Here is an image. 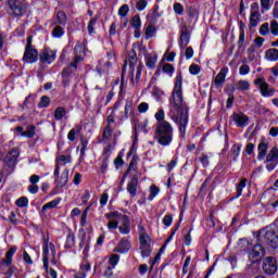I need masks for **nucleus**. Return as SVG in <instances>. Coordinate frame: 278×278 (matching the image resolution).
Segmentation results:
<instances>
[{"instance_id":"nucleus-1","label":"nucleus","mask_w":278,"mask_h":278,"mask_svg":"<svg viewBox=\"0 0 278 278\" xmlns=\"http://www.w3.org/2000/svg\"><path fill=\"white\" fill-rule=\"evenodd\" d=\"M182 88L184 76H181V72H177L174 90L169 98V111L167 116L178 125L180 138H186V129L188 127V106L184 103Z\"/></svg>"},{"instance_id":"nucleus-2","label":"nucleus","mask_w":278,"mask_h":278,"mask_svg":"<svg viewBox=\"0 0 278 278\" xmlns=\"http://www.w3.org/2000/svg\"><path fill=\"white\" fill-rule=\"evenodd\" d=\"M104 217L108 222L109 231H114V229H118L122 236H129L131 233V219L127 215H123V213L118 211H113L110 213H105Z\"/></svg>"},{"instance_id":"nucleus-3","label":"nucleus","mask_w":278,"mask_h":278,"mask_svg":"<svg viewBox=\"0 0 278 278\" xmlns=\"http://www.w3.org/2000/svg\"><path fill=\"white\" fill-rule=\"evenodd\" d=\"M173 125L168 122H161L156 124L155 138L161 147H169L173 142Z\"/></svg>"},{"instance_id":"nucleus-4","label":"nucleus","mask_w":278,"mask_h":278,"mask_svg":"<svg viewBox=\"0 0 278 278\" xmlns=\"http://www.w3.org/2000/svg\"><path fill=\"white\" fill-rule=\"evenodd\" d=\"M43 268L49 271V260H52V264H55V245L49 242V239L43 238Z\"/></svg>"},{"instance_id":"nucleus-5","label":"nucleus","mask_w":278,"mask_h":278,"mask_svg":"<svg viewBox=\"0 0 278 278\" xmlns=\"http://www.w3.org/2000/svg\"><path fill=\"white\" fill-rule=\"evenodd\" d=\"M258 240L263 244L270 247V249H277L278 247V236L275 235V230L270 228H266L265 230L261 231L258 235Z\"/></svg>"},{"instance_id":"nucleus-6","label":"nucleus","mask_w":278,"mask_h":278,"mask_svg":"<svg viewBox=\"0 0 278 278\" xmlns=\"http://www.w3.org/2000/svg\"><path fill=\"white\" fill-rule=\"evenodd\" d=\"M152 240L149 233L147 232H139V251L141 253V257H149L151 252L153 251Z\"/></svg>"},{"instance_id":"nucleus-7","label":"nucleus","mask_w":278,"mask_h":278,"mask_svg":"<svg viewBox=\"0 0 278 278\" xmlns=\"http://www.w3.org/2000/svg\"><path fill=\"white\" fill-rule=\"evenodd\" d=\"M8 3L11 16H23L27 12L26 0H9Z\"/></svg>"},{"instance_id":"nucleus-8","label":"nucleus","mask_w":278,"mask_h":278,"mask_svg":"<svg viewBox=\"0 0 278 278\" xmlns=\"http://www.w3.org/2000/svg\"><path fill=\"white\" fill-rule=\"evenodd\" d=\"M265 168L268 173H273L278 166V147H274L269 150L265 156Z\"/></svg>"},{"instance_id":"nucleus-9","label":"nucleus","mask_w":278,"mask_h":278,"mask_svg":"<svg viewBox=\"0 0 278 278\" xmlns=\"http://www.w3.org/2000/svg\"><path fill=\"white\" fill-rule=\"evenodd\" d=\"M23 60L26 64H34L38 62V50L31 47V37L27 38V45L25 48Z\"/></svg>"},{"instance_id":"nucleus-10","label":"nucleus","mask_w":278,"mask_h":278,"mask_svg":"<svg viewBox=\"0 0 278 278\" xmlns=\"http://www.w3.org/2000/svg\"><path fill=\"white\" fill-rule=\"evenodd\" d=\"M53 176L56 188H64L68 184V169H64L60 176V164L55 165Z\"/></svg>"},{"instance_id":"nucleus-11","label":"nucleus","mask_w":278,"mask_h":278,"mask_svg":"<svg viewBox=\"0 0 278 278\" xmlns=\"http://www.w3.org/2000/svg\"><path fill=\"white\" fill-rule=\"evenodd\" d=\"M262 269L265 275H275L278 270L277 260L273 256L264 258Z\"/></svg>"},{"instance_id":"nucleus-12","label":"nucleus","mask_w":278,"mask_h":278,"mask_svg":"<svg viewBox=\"0 0 278 278\" xmlns=\"http://www.w3.org/2000/svg\"><path fill=\"white\" fill-rule=\"evenodd\" d=\"M58 58V52L51 48H45L39 55L40 64H53Z\"/></svg>"},{"instance_id":"nucleus-13","label":"nucleus","mask_w":278,"mask_h":278,"mask_svg":"<svg viewBox=\"0 0 278 278\" xmlns=\"http://www.w3.org/2000/svg\"><path fill=\"white\" fill-rule=\"evenodd\" d=\"M255 86H257L261 90L262 97H273L275 91L270 89V85L266 83L265 77H258L254 80Z\"/></svg>"},{"instance_id":"nucleus-14","label":"nucleus","mask_w":278,"mask_h":278,"mask_svg":"<svg viewBox=\"0 0 278 278\" xmlns=\"http://www.w3.org/2000/svg\"><path fill=\"white\" fill-rule=\"evenodd\" d=\"M231 123H235L236 127H240L241 129H244L247 125H249L250 118L248 117L247 114L242 112L233 113L230 116Z\"/></svg>"},{"instance_id":"nucleus-15","label":"nucleus","mask_w":278,"mask_h":278,"mask_svg":"<svg viewBox=\"0 0 278 278\" xmlns=\"http://www.w3.org/2000/svg\"><path fill=\"white\" fill-rule=\"evenodd\" d=\"M128 75L131 79V84L136 86V84L140 81V76L142 75V66L138 65L136 70V64H134V62H130L128 66Z\"/></svg>"},{"instance_id":"nucleus-16","label":"nucleus","mask_w":278,"mask_h":278,"mask_svg":"<svg viewBox=\"0 0 278 278\" xmlns=\"http://www.w3.org/2000/svg\"><path fill=\"white\" fill-rule=\"evenodd\" d=\"M264 253L265 251L262 244H256L249 251V260H252V264H255L257 260L264 257Z\"/></svg>"},{"instance_id":"nucleus-17","label":"nucleus","mask_w":278,"mask_h":278,"mask_svg":"<svg viewBox=\"0 0 278 278\" xmlns=\"http://www.w3.org/2000/svg\"><path fill=\"white\" fill-rule=\"evenodd\" d=\"M75 58H74V62L71 63V67L77 68V64H79V62L84 61V58H86V51L84 46H75Z\"/></svg>"},{"instance_id":"nucleus-18","label":"nucleus","mask_w":278,"mask_h":278,"mask_svg":"<svg viewBox=\"0 0 278 278\" xmlns=\"http://www.w3.org/2000/svg\"><path fill=\"white\" fill-rule=\"evenodd\" d=\"M131 249V241L127 238H123L117 245L114 248V253H129V250Z\"/></svg>"},{"instance_id":"nucleus-19","label":"nucleus","mask_w":278,"mask_h":278,"mask_svg":"<svg viewBox=\"0 0 278 278\" xmlns=\"http://www.w3.org/2000/svg\"><path fill=\"white\" fill-rule=\"evenodd\" d=\"M190 43V33L188 31V27L186 25H182L180 28V49H186L188 45Z\"/></svg>"},{"instance_id":"nucleus-20","label":"nucleus","mask_w":278,"mask_h":278,"mask_svg":"<svg viewBox=\"0 0 278 278\" xmlns=\"http://www.w3.org/2000/svg\"><path fill=\"white\" fill-rule=\"evenodd\" d=\"M268 147H269V143L268 141L266 140H262L260 143H258V147H257V160L260 162H262L263 160L266 159V155H268Z\"/></svg>"},{"instance_id":"nucleus-21","label":"nucleus","mask_w":278,"mask_h":278,"mask_svg":"<svg viewBox=\"0 0 278 278\" xmlns=\"http://www.w3.org/2000/svg\"><path fill=\"white\" fill-rule=\"evenodd\" d=\"M127 192L130 197H136L138 194V178L134 177L127 185Z\"/></svg>"},{"instance_id":"nucleus-22","label":"nucleus","mask_w":278,"mask_h":278,"mask_svg":"<svg viewBox=\"0 0 278 278\" xmlns=\"http://www.w3.org/2000/svg\"><path fill=\"white\" fill-rule=\"evenodd\" d=\"M265 60L267 62H278V49L270 48L265 51Z\"/></svg>"},{"instance_id":"nucleus-23","label":"nucleus","mask_w":278,"mask_h":278,"mask_svg":"<svg viewBox=\"0 0 278 278\" xmlns=\"http://www.w3.org/2000/svg\"><path fill=\"white\" fill-rule=\"evenodd\" d=\"M18 155H21V153L18 152V150L14 149L7 154L5 162H9V164H16V160H18Z\"/></svg>"},{"instance_id":"nucleus-24","label":"nucleus","mask_w":278,"mask_h":278,"mask_svg":"<svg viewBox=\"0 0 278 278\" xmlns=\"http://www.w3.org/2000/svg\"><path fill=\"white\" fill-rule=\"evenodd\" d=\"M16 247H13L7 252L5 258L2 260V264L4 266H10L12 264V257H14V253H16Z\"/></svg>"},{"instance_id":"nucleus-25","label":"nucleus","mask_w":278,"mask_h":278,"mask_svg":"<svg viewBox=\"0 0 278 278\" xmlns=\"http://www.w3.org/2000/svg\"><path fill=\"white\" fill-rule=\"evenodd\" d=\"M242 150V146L235 143L230 150V156L233 162L240 157V151Z\"/></svg>"},{"instance_id":"nucleus-26","label":"nucleus","mask_w":278,"mask_h":278,"mask_svg":"<svg viewBox=\"0 0 278 278\" xmlns=\"http://www.w3.org/2000/svg\"><path fill=\"white\" fill-rule=\"evenodd\" d=\"M227 77V68H222L217 76L215 77V84L216 86H220L225 84V79Z\"/></svg>"},{"instance_id":"nucleus-27","label":"nucleus","mask_w":278,"mask_h":278,"mask_svg":"<svg viewBox=\"0 0 278 278\" xmlns=\"http://www.w3.org/2000/svg\"><path fill=\"white\" fill-rule=\"evenodd\" d=\"M260 25V12L252 11L250 14V26L257 27Z\"/></svg>"},{"instance_id":"nucleus-28","label":"nucleus","mask_w":278,"mask_h":278,"mask_svg":"<svg viewBox=\"0 0 278 278\" xmlns=\"http://www.w3.org/2000/svg\"><path fill=\"white\" fill-rule=\"evenodd\" d=\"M155 64H157L156 55L149 54L146 56V66H148V68H155Z\"/></svg>"},{"instance_id":"nucleus-29","label":"nucleus","mask_w":278,"mask_h":278,"mask_svg":"<svg viewBox=\"0 0 278 278\" xmlns=\"http://www.w3.org/2000/svg\"><path fill=\"white\" fill-rule=\"evenodd\" d=\"M248 60H249V62H255V60H257V49L255 48V46L249 47Z\"/></svg>"},{"instance_id":"nucleus-30","label":"nucleus","mask_w":278,"mask_h":278,"mask_svg":"<svg viewBox=\"0 0 278 278\" xmlns=\"http://www.w3.org/2000/svg\"><path fill=\"white\" fill-rule=\"evenodd\" d=\"M155 34H157V28H155V26L149 25L146 27V40L155 38Z\"/></svg>"},{"instance_id":"nucleus-31","label":"nucleus","mask_w":278,"mask_h":278,"mask_svg":"<svg viewBox=\"0 0 278 278\" xmlns=\"http://www.w3.org/2000/svg\"><path fill=\"white\" fill-rule=\"evenodd\" d=\"M130 24L132 29H142V20H140V15H134Z\"/></svg>"},{"instance_id":"nucleus-32","label":"nucleus","mask_w":278,"mask_h":278,"mask_svg":"<svg viewBox=\"0 0 278 278\" xmlns=\"http://www.w3.org/2000/svg\"><path fill=\"white\" fill-rule=\"evenodd\" d=\"M75 247V235L70 232L66 237L64 248L65 249H73Z\"/></svg>"},{"instance_id":"nucleus-33","label":"nucleus","mask_w":278,"mask_h":278,"mask_svg":"<svg viewBox=\"0 0 278 278\" xmlns=\"http://www.w3.org/2000/svg\"><path fill=\"white\" fill-rule=\"evenodd\" d=\"M22 135L23 138H34V136H36V126H27L26 131H24Z\"/></svg>"},{"instance_id":"nucleus-34","label":"nucleus","mask_w":278,"mask_h":278,"mask_svg":"<svg viewBox=\"0 0 278 278\" xmlns=\"http://www.w3.org/2000/svg\"><path fill=\"white\" fill-rule=\"evenodd\" d=\"M60 205V199H55V200H52L48 203H46L43 206H42V211L43 212H47V210H53L55 208L56 206Z\"/></svg>"},{"instance_id":"nucleus-35","label":"nucleus","mask_w":278,"mask_h":278,"mask_svg":"<svg viewBox=\"0 0 278 278\" xmlns=\"http://www.w3.org/2000/svg\"><path fill=\"white\" fill-rule=\"evenodd\" d=\"M162 71L165 73V75H168V77H173V75L175 74V67L169 63H165L162 66Z\"/></svg>"},{"instance_id":"nucleus-36","label":"nucleus","mask_w":278,"mask_h":278,"mask_svg":"<svg viewBox=\"0 0 278 278\" xmlns=\"http://www.w3.org/2000/svg\"><path fill=\"white\" fill-rule=\"evenodd\" d=\"M63 116H66V109L59 106L54 111V118L55 121H62Z\"/></svg>"},{"instance_id":"nucleus-37","label":"nucleus","mask_w":278,"mask_h":278,"mask_svg":"<svg viewBox=\"0 0 278 278\" xmlns=\"http://www.w3.org/2000/svg\"><path fill=\"white\" fill-rule=\"evenodd\" d=\"M118 262H121V256L118 254H112L109 258V264L112 268H116Z\"/></svg>"},{"instance_id":"nucleus-38","label":"nucleus","mask_w":278,"mask_h":278,"mask_svg":"<svg viewBox=\"0 0 278 278\" xmlns=\"http://www.w3.org/2000/svg\"><path fill=\"white\" fill-rule=\"evenodd\" d=\"M154 118L157 121V123H166V121H164V118H166L164 109H159V111L154 114Z\"/></svg>"},{"instance_id":"nucleus-39","label":"nucleus","mask_w":278,"mask_h":278,"mask_svg":"<svg viewBox=\"0 0 278 278\" xmlns=\"http://www.w3.org/2000/svg\"><path fill=\"white\" fill-rule=\"evenodd\" d=\"M258 34L261 36H268L270 34V25L268 23L262 24L258 29Z\"/></svg>"},{"instance_id":"nucleus-40","label":"nucleus","mask_w":278,"mask_h":278,"mask_svg":"<svg viewBox=\"0 0 278 278\" xmlns=\"http://www.w3.org/2000/svg\"><path fill=\"white\" fill-rule=\"evenodd\" d=\"M152 97H154L155 101H162V97H164V91L157 87L152 89Z\"/></svg>"},{"instance_id":"nucleus-41","label":"nucleus","mask_w":278,"mask_h":278,"mask_svg":"<svg viewBox=\"0 0 278 278\" xmlns=\"http://www.w3.org/2000/svg\"><path fill=\"white\" fill-rule=\"evenodd\" d=\"M251 83L249 80H239L237 83V90H250Z\"/></svg>"},{"instance_id":"nucleus-42","label":"nucleus","mask_w":278,"mask_h":278,"mask_svg":"<svg viewBox=\"0 0 278 278\" xmlns=\"http://www.w3.org/2000/svg\"><path fill=\"white\" fill-rule=\"evenodd\" d=\"M159 194H160V188H157V186H155V185H152L150 187V194H149L148 199L150 201H153V199H155V197H157Z\"/></svg>"},{"instance_id":"nucleus-43","label":"nucleus","mask_w":278,"mask_h":278,"mask_svg":"<svg viewBox=\"0 0 278 278\" xmlns=\"http://www.w3.org/2000/svg\"><path fill=\"white\" fill-rule=\"evenodd\" d=\"M64 34H65V30H64V27H62V26H56L52 30L53 38H62V36H64Z\"/></svg>"},{"instance_id":"nucleus-44","label":"nucleus","mask_w":278,"mask_h":278,"mask_svg":"<svg viewBox=\"0 0 278 278\" xmlns=\"http://www.w3.org/2000/svg\"><path fill=\"white\" fill-rule=\"evenodd\" d=\"M244 188H247V178L241 179L237 186V197H242V190H244Z\"/></svg>"},{"instance_id":"nucleus-45","label":"nucleus","mask_w":278,"mask_h":278,"mask_svg":"<svg viewBox=\"0 0 278 278\" xmlns=\"http://www.w3.org/2000/svg\"><path fill=\"white\" fill-rule=\"evenodd\" d=\"M147 5H149V1L138 0L136 8H137L138 12H144V10H147Z\"/></svg>"},{"instance_id":"nucleus-46","label":"nucleus","mask_w":278,"mask_h":278,"mask_svg":"<svg viewBox=\"0 0 278 278\" xmlns=\"http://www.w3.org/2000/svg\"><path fill=\"white\" fill-rule=\"evenodd\" d=\"M70 162H71V156L60 155L58 157V163L56 164H59V167H60V166H64L65 164H70Z\"/></svg>"},{"instance_id":"nucleus-47","label":"nucleus","mask_w":278,"mask_h":278,"mask_svg":"<svg viewBox=\"0 0 278 278\" xmlns=\"http://www.w3.org/2000/svg\"><path fill=\"white\" fill-rule=\"evenodd\" d=\"M129 14V5L124 4L119 8L118 10V16H121V18H125V16H127Z\"/></svg>"},{"instance_id":"nucleus-48","label":"nucleus","mask_w":278,"mask_h":278,"mask_svg":"<svg viewBox=\"0 0 278 278\" xmlns=\"http://www.w3.org/2000/svg\"><path fill=\"white\" fill-rule=\"evenodd\" d=\"M15 205H17V207H27V205H29V200L25 197H22L16 200Z\"/></svg>"},{"instance_id":"nucleus-49","label":"nucleus","mask_w":278,"mask_h":278,"mask_svg":"<svg viewBox=\"0 0 278 278\" xmlns=\"http://www.w3.org/2000/svg\"><path fill=\"white\" fill-rule=\"evenodd\" d=\"M56 18L60 25H66V13H64V11H59L56 13Z\"/></svg>"},{"instance_id":"nucleus-50","label":"nucleus","mask_w":278,"mask_h":278,"mask_svg":"<svg viewBox=\"0 0 278 278\" xmlns=\"http://www.w3.org/2000/svg\"><path fill=\"white\" fill-rule=\"evenodd\" d=\"M112 138V127L106 126L102 132V140H110Z\"/></svg>"},{"instance_id":"nucleus-51","label":"nucleus","mask_w":278,"mask_h":278,"mask_svg":"<svg viewBox=\"0 0 278 278\" xmlns=\"http://www.w3.org/2000/svg\"><path fill=\"white\" fill-rule=\"evenodd\" d=\"M90 210V206H87L85 211L83 212L81 218H80V225L81 227H86L87 219H88V212Z\"/></svg>"},{"instance_id":"nucleus-52","label":"nucleus","mask_w":278,"mask_h":278,"mask_svg":"<svg viewBox=\"0 0 278 278\" xmlns=\"http://www.w3.org/2000/svg\"><path fill=\"white\" fill-rule=\"evenodd\" d=\"M139 114H147L149 112V103L141 102L137 108Z\"/></svg>"},{"instance_id":"nucleus-53","label":"nucleus","mask_w":278,"mask_h":278,"mask_svg":"<svg viewBox=\"0 0 278 278\" xmlns=\"http://www.w3.org/2000/svg\"><path fill=\"white\" fill-rule=\"evenodd\" d=\"M262 14L270 10V0H261Z\"/></svg>"},{"instance_id":"nucleus-54","label":"nucleus","mask_w":278,"mask_h":278,"mask_svg":"<svg viewBox=\"0 0 278 278\" xmlns=\"http://www.w3.org/2000/svg\"><path fill=\"white\" fill-rule=\"evenodd\" d=\"M190 262H192V258L190 256H187L182 266V275H188V270L190 268Z\"/></svg>"},{"instance_id":"nucleus-55","label":"nucleus","mask_w":278,"mask_h":278,"mask_svg":"<svg viewBox=\"0 0 278 278\" xmlns=\"http://www.w3.org/2000/svg\"><path fill=\"white\" fill-rule=\"evenodd\" d=\"M49 103H51V99L47 96H42L38 108H48Z\"/></svg>"},{"instance_id":"nucleus-56","label":"nucleus","mask_w":278,"mask_h":278,"mask_svg":"<svg viewBox=\"0 0 278 278\" xmlns=\"http://www.w3.org/2000/svg\"><path fill=\"white\" fill-rule=\"evenodd\" d=\"M251 73V67L248 64H243L239 68V75H249Z\"/></svg>"},{"instance_id":"nucleus-57","label":"nucleus","mask_w":278,"mask_h":278,"mask_svg":"<svg viewBox=\"0 0 278 278\" xmlns=\"http://www.w3.org/2000/svg\"><path fill=\"white\" fill-rule=\"evenodd\" d=\"M270 34L278 37V23L275 20L270 23Z\"/></svg>"},{"instance_id":"nucleus-58","label":"nucleus","mask_w":278,"mask_h":278,"mask_svg":"<svg viewBox=\"0 0 278 278\" xmlns=\"http://www.w3.org/2000/svg\"><path fill=\"white\" fill-rule=\"evenodd\" d=\"M189 73L191 75H199L201 73V67L197 64H192L189 66Z\"/></svg>"},{"instance_id":"nucleus-59","label":"nucleus","mask_w":278,"mask_h":278,"mask_svg":"<svg viewBox=\"0 0 278 278\" xmlns=\"http://www.w3.org/2000/svg\"><path fill=\"white\" fill-rule=\"evenodd\" d=\"M97 25V18H91L88 23L87 29L89 34H94V26Z\"/></svg>"},{"instance_id":"nucleus-60","label":"nucleus","mask_w":278,"mask_h":278,"mask_svg":"<svg viewBox=\"0 0 278 278\" xmlns=\"http://www.w3.org/2000/svg\"><path fill=\"white\" fill-rule=\"evenodd\" d=\"M110 200V195L108 193H103L100 197V205L101 207H105V205H108V201Z\"/></svg>"},{"instance_id":"nucleus-61","label":"nucleus","mask_w":278,"mask_h":278,"mask_svg":"<svg viewBox=\"0 0 278 278\" xmlns=\"http://www.w3.org/2000/svg\"><path fill=\"white\" fill-rule=\"evenodd\" d=\"M174 12L178 16H181V14H184V7L181 5V3H175L174 4Z\"/></svg>"},{"instance_id":"nucleus-62","label":"nucleus","mask_w":278,"mask_h":278,"mask_svg":"<svg viewBox=\"0 0 278 278\" xmlns=\"http://www.w3.org/2000/svg\"><path fill=\"white\" fill-rule=\"evenodd\" d=\"M103 157L104 160H109L110 159V155H112V146L109 144L104 148V151H103Z\"/></svg>"},{"instance_id":"nucleus-63","label":"nucleus","mask_w":278,"mask_h":278,"mask_svg":"<svg viewBox=\"0 0 278 278\" xmlns=\"http://www.w3.org/2000/svg\"><path fill=\"white\" fill-rule=\"evenodd\" d=\"M163 225H164L165 227H170V225H173V216H170V215H165V216L163 217Z\"/></svg>"},{"instance_id":"nucleus-64","label":"nucleus","mask_w":278,"mask_h":278,"mask_svg":"<svg viewBox=\"0 0 278 278\" xmlns=\"http://www.w3.org/2000/svg\"><path fill=\"white\" fill-rule=\"evenodd\" d=\"M131 112H132V110H131V102H127L125 104V115H124V118H129Z\"/></svg>"}]
</instances>
